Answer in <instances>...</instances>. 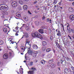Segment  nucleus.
<instances>
[{"label":"nucleus","instance_id":"obj_48","mask_svg":"<svg viewBox=\"0 0 74 74\" xmlns=\"http://www.w3.org/2000/svg\"><path fill=\"white\" fill-rule=\"evenodd\" d=\"M45 16H43L42 17V20H44V19H45Z\"/></svg>","mask_w":74,"mask_h":74},{"label":"nucleus","instance_id":"obj_59","mask_svg":"<svg viewBox=\"0 0 74 74\" xmlns=\"http://www.w3.org/2000/svg\"><path fill=\"white\" fill-rule=\"evenodd\" d=\"M69 1H74V0H69Z\"/></svg>","mask_w":74,"mask_h":74},{"label":"nucleus","instance_id":"obj_25","mask_svg":"<svg viewBox=\"0 0 74 74\" xmlns=\"http://www.w3.org/2000/svg\"><path fill=\"white\" fill-rule=\"evenodd\" d=\"M67 24H68V25H67V30H69V31H70V25H69V23H67Z\"/></svg>","mask_w":74,"mask_h":74},{"label":"nucleus","instance_id":"obj_21","mask_svg":"<svg viewBox=\"0 0 74 74\" xmlns=\"http://www.w3.org/2000/svg\"><path fill=\"white\" fill-rule=\"evenodd\" d=\"M53 60L52 59H51L49 61V63L50 64H51V63H53Z\"/></svg>","mask_w":74,"mask_h":74},{"label":"nucleus","instance_id":"obj_41","mask_svg":"<svg viewBox=\"0 0 74 74\" xmlns=\"http://www.w3.org/2000/svg\"><path fill=\"white\" fill-rule=\"evenodd\" d=\"M60 25L61 27H64V25H63L62 24V23L60 24Z\"/></svg>","mask_w":74,"mask_h":74},{"label":"nucleus","instance_id":"obj_2","mask_svg":"<svg viewBox=\"0 0 74 74\" xmlns=\"http://www.w3.org/2000/svg\"><path fill=\"white\" fill-rule=\"evenodd\" d=\"M31 71H29L28 72V74H33L34 73V71H36V68L32 67L30 69Z\"/></svg>","mask_w":74,"mask_h":74},{"label":"nucleus","instance_id":"obj_50","mask_svg":"<svg viewBox=\"0 0 74 74\" xmlns=\"http://www.w3.org/2000/svg\"><path fill=\"white\" fill-rule=\"evenodd\" d=\"M5 26H6V27H8L9 28V27H8V25L7 24H5Z\"/></svg>","mask_w":74,"mask_h":74},{"label":"nucleus","instance_id":"obj_3","mask_svg":"<svg viewBox=\"0 0 74 74\" xmlns=\"http://www.w3.org/2000/svg\"><path fill=\"white\" fill-rule=\"evenodd\" d=\"M7 5L5 4H1L0 5V10H4L6 11L7 9V7H6Z\"/></svg>","mask_w":74,"mask_h":74},{"label":"nucleus","instance_id":"obj_12","mask_svg":"<svg viewBox=\"0 0 74 74\" xmlns=\"http://www.w3.org/2000/svg\"><path fill=\"white\" fill-rule=\"evenodd\" d=\"M8 58V55L7 54L5 53L3 56V58L4 59H7Z\"/></svg>","mask_w":74,"mask_h":74},{"label":"nucleus","instance_id":"obj_9","mask_svg":"<svg viewBox=\"0 0 74 74\" xmlns=\"http://www.w3.org/2000/svg\"><path fill=\"white\" fill-rule=\"evenodd\" d=\"M16 16H17V17H18V18L21 17V13L20 12H17L16 14Z\"/></svg>","mask_w":74,"mask_h":74},{"label":"nucleus","instance_id":"obj_46","mask_svg":"<svg viewBox=\"0 0 74 74\" xmlns=\"http://www.w3.org/2000/svg\"><path fill=\"white\" fill-rule=\"evenodd\" d=\"M71 32H72L73 33H74V29H71Z\"/></svg>","mask_w":74,"mask_h":74},{"label":"nucleus","instance_id":"obj_55","mask_svg":"<svg viewBox=\"0 0 74 74\" xmlns=\"http://www.w3.org/2000/svg\"><path fill=\"white\" fill-rule=\"evenodd\" d=\"M13 32H17V31H16V30L13 29Z\"/></svg>","mask_w":74,"mask_h":74},{"label":"nucleus","instance_id":"obj_10","mask_svg":"<svg viewBox=\"0 0 74 74\" xmlns=\"http://www.w3.org/2000/svg\"><path fill=\"white\" fill-rule=\"evenodd\" d=\"M21 49L22 52H24L25 51V47L23 46L21 47Z\"/></svg>","mask_w":74,"mask_h":74},{"label":"nucleus","instance_id":"obj_14","mask_svg":"<svg viewBox=\"0 0 74 74\" xmlns=\"http://www.w3.org/2000/svg\"><path fill=\"white\" fill-rule=\"evenodd\" d=\"M2 13L3 15H8V13L7 12L2 11Z\"/></svg>","mask_w":74,"mask_h":74},{"label":"nucleus","instance_id":"obj_40","mask_svg":"<svg viewBox=\"0 0 74 74\" xmlns=\"http://www.w3.org/2000/svg\"><path fill=\"white\" fill-rule=\"evenodd\" d=\"M68 37H69V38L71 40H72V38H71V36H69V35H68Z\"/></svg>","mask_w":74,"mask_h":74},{"label":"nucleus","instance_id":"obj_24","mask_svg":"<svg viewBox=\"0 0 74 74\" xmlns=\"http://www.w3.org/2000/svg\"><path fill=\"white\" fill-rule=\"evenodd\" d=\"M32 53V51L30 50H29L28 52L26 54H29V53Z\"/></svg>","mask_w":74,"mask_h":74},{"label":"nucleus","instance_id":"obj_26","mask_svg":"<svg viewBox=\"0 0 74 74\" xmlns=\"http://www.w3.org/2000/svg\"><path fill=\"white\" fill-rule=\"evenodd\" d=\"M71 70H72V71L73 73V74H74V67L73 66H71Z\"/></svg>","mask_w":74,"mask_h":74},{"label":"nucleus","instance_id":"obj_7","mask_svg":"<svg viewBox=\"0 0 74 74\" xmlns=\"http://www.w3.org/2000/svg\"><path fill=\"white\" fill-rule=\"evenodd\" d=\"M70 18L71 21H74V15L73 14L70 15L69 17Z\"/></svg>","mask_w":74,"mask_h":74},{"label":"nucleus","instance_id":"obj_19","mask_svg":"<svg viewBox=\"0 0 74 74\" xmlns=\"http://www.w3.org/2000/svg\"><path fill=\"white\" fill-rule=\"evenodd\" d=\"M28 64L29 66H32L33 65V62L31 61L29 62Z\"/></svg>","mask_w":74,"mask_h":74},{"label":"nucleus","instance_id":"obj_32","mask_svg":"<svg viewBox=\"0 0 74 74\" xmlns=\"http://www.w3.org/2000/svg\"><path fill=\"white\" fill-rule=\"evenodd\" d=\"M4 44V42L2 40H0V45H3Z\"/></svg>","mask_w":74,"mask_h":74},{"label":"nucleus","instance_id":"obj_5","mask_svg":"<svg viewBox=\"0 0 74 74\" xmlns=\"http://www.w3.org/2000/svg\"><path fill=\"white\" fill-rule=\"evenodd\" d=\"M37 53H38V52L36 51L32 53V57H33L34 59L36 58V57L37 56Z\"/></svg>","mask_w":74,"mask_h":74},{"label":"nucleus","instance_id":"obj_60","mask_svg":"<svg viewBox=\"0 0 74 74\" xmlns=\"http://www.w3.org/2000/svg\"><path fill=\"white\" fill-rule=\"evenodd\" d=\"M58 70H60V67H59Z\"/></svg>","mask_w":74,"mask_h":74},{"label":"nucleus","instance_id":"obj_17","mask_svg":"<svg viewBox=\"0 0 74 74\" xmlns=\"http://www.w3.org/2000/svg\"><path fill=\"white\" fill-rule=\"evenodd\" d=\"M39 32L41 33V34H42L44 33V30L42 29H40L38 31Z\"/></svg>","mask_w":74,"mask_h":74},{"label":"nucleus","instance_id":"obj_30","mask_svg":"<svg viewBox=\"0 0 74 74\" xmlns=\"http://www.w3.org/2000/svg\"><path fill=\"white\" fill-rule=\"evenodd\" d=\"M51 51V48H49L47 49L46 50L47 52H50Z\"/></svg>","mask_w":74,"mask_h":74},{"label":"nucleus","instance_id":"obj_15","mask_svg":"<svg viewBox=\"0 0 74 74\" xmlns=\"http://www.w3.org/2000/svg\"><path fill=\"white\" fill-rule=\"evenodd\" d=\"M57 35L58 36H61V32H60V31H58Z\"/></svg>","mask_w":74,"mask_h":74},{"label":"nucleus","instance_id":"obj_28","mask_svg":"<svg viewBox=\"0 0 74 74\" xmlns=\"http://www.w3.org/2000/svg\"><path fill=\"white\" fill-rule=\"evenodd\" d=\"M42 45H47V42L44 41L42 42Z\"/></svg>","mask_w":74,"mask_h":74},{"label":"nucleus","instance_id":"obj_52","mask_svg":"<svg viewBox=\"0 0 74 74\" xmlns=\"http://www.w3.org/2000/svg\"><path fill=\"white\" fill-rule=\"evenodd\" d=\"M37 3V1H34V4H36V3Z\"/></svg>","mask_w":74,"mask_h":74},{"label":"nucleus","instance_id":"obj_35","mask_svg":"<svg viewBox=\"0 0 74 74\" xmlns=\"http://www.w3.org/2000/svg\"><path fill=\"white\" fill-rule=\"evenodd\" d=\"M56 3H57V1L56 0L54 1L53 4H54V5H55Z\"/></svg>","mask_w":74,"mask_h":74},{"label":"nucleus","instance_id":"obj_33","mask_svg":"<svg viewBox=\"0 0 74 74\" xmlns=\"http://www.w3.org/2000/svg\"><path fill=\"white\" fill-rule=\"evenodd\" d=\"M25 37H29V35H28V34L27 33H25Z\"/></svg>","mask_w":74,"mask_h":74},{"label":"nucleus","instance_id":"obj_54","mask_svg":"<svg viewBox=\"0 0 74 74\" xmlns=\"http://www.w3.org/2000/svg\"><path fill=\"white\" fill-rule=\"evenodd\" d=\"M49 21H50V23H52V21H52V20H51V19L49 20Z\"/></svg>","mask_w":74,"mask_h":74},{"label":"nucleus","instance_id":"obj_22","mask_svg":"<svg viewBox=\"0 0 74 74\" xmlns=\"http://www.w3.org/2000/svg\"><path fill=\"white\" fill-rule=\"evenodd\" d=\"M69 70H68V68H66L64 70V72L65 73H67L69 71Z\"/></svg>","mask_w":74,"mask_h":74},{"label":"nucleus","instance_id":"obj_31","mask_svg":"<svg viewBox=\"0 0 74 74\" xmlns=\"http://www.w3.org/2000/svg\"><path fill=\"white\" fill-rule=\"evenodd\" d=\"M24 19L25 21H27L29 19L28 17H26L24 18Z\"/></svg>","mask_w":74,"mask_h":74},{"label":"nucleus","instance_id":"obj_16","mask_svg":"<svg viewBox=\"0 0 74 74\" xmlns=\"http://www.w3.org/2000/svg\"><path fill=\"white\" fill-rule=\"evenodd\" d=\"M41 63H42V64H45V61L44 60H42L41 61Z\"/></svg>","mask_w":74,"mask_h":74},{"label":"nucleus","instance_id":"obj_27","mask_svg":"<svg viewBox=\"0 0 74 74\" xmlns=\"http://www.w3.org/2000/svg\"><path fill=\"white\" fill-rule=\"evenodd\" d=\"M51 68H54L55 67V64H52L50 65Z\"/></svg>","mask_w":74,"mask_h":74},{"label":"nucleus","instance_id":"obj_51","mask_svg":"<svg viewBox=\"0 0 74 74\" xmlns=\"http://www.w3.org/2000/svg\"><path fill=\"white\" fill-rule=\"evenodd\" d=\"M28 13H29V14H30V15H31V14H32V13H31V12H30V11H29V10L28 11Z\"/></svg>","mask_w":74,"mask_h":74},{"label":"nucleus","instance_id":"obj_6","mask_svg":"<svg viewBox=\"0 0 74 74\" xmlns=\"http://www.w3.org/2000/svg\"><path fill=\"white\" fill-rule=\"evenodd\" d=\"M68 10L70 12H73L74 11V9L73 8L71 7L68 8Z\"/></svg>","mask_w":74,"mask_h":74},{"label":"nucleus","instance_id":"obj_4","mask_svg":"<svg viewBox=\"0 0 74 74\" xmlns=\"http://www.w3.org/2000/svg\"><path fill=\"white\" fill-rule=\"evenodd\" d=\"M12 5L13 7H16L17 6V2H16L13 1L12 3Z\"/></svg>","mask_w":74,"mask_h":74},{"label":"nucleus","instance_id":"obj_29","mask_svg":"<svg viewBox=\"0 0 74 74\" xmlns=\"http://www.w3.org/2000/svg\"><path fill=\"white\" fill-rule=\"evenodd\" d=\"M35 23L37 26H38L39 25V22L37 21H35Z\"/></svg>","mask_w":74,"mask_h":74},{"label":"nucleus","instance_id":"obj_36","mask_svg":"<svg viewBox=\"0 0 74 74\" xmlns=\"http://www.w3.org/2000/svg\"><path fill=\"white\" fill-rule=\"evenodd\" d=\"M42 50H43V51H45V50H46V47H43Z\"/></svg>","mask_w":74,"mask_h":74},{"label":"nucleus","instance_id":"obj_39","mask_svg":"<svg viewBox=\"0 0 74 74\" xmlns=\"http://www.w3.org/2000/svg\"><path fill=\"white\" fill-rule=\"evenodd\" d=\"M27 26V25H26L24 24H23L22 27H25V26L26 27Z\"/></svg>","mask_w":74,"mask_h":74},{"label":"nucleus","instance_id":"obj_42","mask_svg":"<svg viewBox=\"0 0 74 74\" xmlns=\"http://www.w3.org/2000/svg\"><path fill=\"white\" fill-rule=\"evenodd\" d=\"M56 45H57V47H58V46H59V45H59V43H58V42H57L56 43Z\"/></svg>","mask_w":74,"mask_h":74},{"label":"nucleus","instance_id":"obj_38","mask_svg":"<svg viewBox=\"0 0 74 74\" xmlns=\"http://www.w3.org/2000/svg\"><path fill=\"white\" fill-rule=\"evenodd\" d=\"M20 74H22L23 73V71L21 70L20 71Z\"/></svg>","mask_w":74,"mask_h":74},{"label":"nucleus","instance_id":"obj_11","mask_svg":"<svg viewBox=\"0 0 74 74\" xmlns=\"http://www.w3.org/2000/svg\"><path fill=\"white\" fill-rule=\"evenodd\" d=\"M29 43H30V42H29V41H27V40H26V43L25 44V45H26L27 44H28V45L29 46V48H28V49H30V45L29 44Z\"/></svg>","mask_w":74,"mask_h":74},{"label":"nucleus","instance_id":"obj_18","mask_svg":"<svg viewBox=\"0 0 74 74\" xmlns=\"http://www.w3.org/2000/svg\"><path fill=\"white\" fill-rule=\"evenodd\" d=\"M25 30H26L27 31H29V30H30V27L28 26H27L25 27Z\"/></svg>","mask_w":74,"mask_h":74},{"label":"nucleus","instance_id":"obj_43","mask_svg":"<svg viewBox=\"0 0 74 74\" xmlns=\"http://www.w3.org/2000/svg\"><path fill=\"white\" fill-rule=\"evenodd\" d=\"M17 32L15 34L16 36H18V33H19V32L18 31H17Z\"/></svg>","mask_w":74,"mask_h":74},{"label":"nucleus","instance_id":"obj_45","mask_svg":"<svg viewBox=\"0 0 74 74\" xmlns=\"http://www.w3.org/2000/svg\"><path fill=\"white\" fill-rule=\"evenodd\" d=\"M7 48L8 49L11 50V47H7Z\"/></svg>","mask_w":74,"mask_h":74},{"label":"nucleus","instance_id":"obj_23","mask_svg":"<svg viewBox=\"0 0 74 74\" xmlns=\"http://www.w3.org/2000/svg\"><path fill=\"white\" fill-rule=\"evenodd\" d=\"M18 3L20 4H21V5H22V4H23V1H22V0H19L18 1Z\"/></svg>","mask_w":74,"mask_h":74},{"label":"nucleus","instance_id":"obj_44","mask_svg":"<svg viewBox=\"0 0 74 74\" xmlns=\"http://www.w3.org/2000/svg\"><path fill=\"white\" fill-rule=\"evenodd\" d=\"M34 12L35 13H36V14H37V13H38V12H38V11H36V10H35L34 11Z\"/></svg>","mask_w":74,"mask_h":74},{"label":"nucleus","instance_id":"obj_8","mask_svg":"<svg viewBox=\"0 0 74 74\" xmlns=\"http://www.w3.org/2000/svg\"><path fill=\"white\" fill-rule=\"evenodd\" d=\"M33 48L34 49H37L38 48V46L36 45H33Z\"/></svg>","mask_w":74,"mask_h":74},{"label":"nucleus","instance_id":"obj_53","mask_svg":"<svg viewBox=\"0 0 74 74\" xmlns=\"http://www.w3.org/2000/svg\"><path fill=\"white\" fill-rule=\"evenodd\" d=\"M9 55V56H11V55H12V53H10Z\"/></svg>","mask_w":74,"mask_h":74},{"label":"nucleus","instance_id":"obj_62","mask_svg":"<svg viewBox=\"0 0 74 74\" xmlns=\"http://www.w3.org/2000/svg\"><path fill=\"white\" fill-rule=\"evenodd\" d=\"M60 7L61 8V9H62V8H63V7H61L60 6Z\"/></svg>","mask_w":74,"mask_h":74},{"label":"nucleus","instance_id":"obj_1","mask_svg":"<svg viewBox=\"0 0 74 74\" xmlns=\"http://www.w3.org/2000/svg\"><path fill=\"white\" fill-rule=\"evenodd\" d=\"M32 37H36L38 38H39L41 40L42 39V36L41 35H40L39 33L37 32H35L34 34H32Z\"/></svg>","mask_w":74,"mask_h":74},{"label":"nucleus","instance_id":"obj_47","mask_svg":"<svg viewBox=\"0 0 74 74\" xmlns=\"http://www.w3.org/2000/svg\"><path fill=\"white\" fill-rule=\"evenodd\" d=\"M47 22H49V18H47Z\"/></svg>","mask_w":74,"mask_h":74},{"label":"nucleus","instance_id":"obj_57","mask_svg":"<svg viewBox=\"0 0 74 74\" xmlns=\"http://www.w3.org/2000/svg\"><path fill=\"white\" fill-rule=\"evenodd\" d=\"M73 5H74V1L73 3L72 4Z\"/></svg>","mask_w":74,"mask_h":74},{"label":"nucleus","instance_id":"obj_13","mask_svg":"<svg viewBox=\"0 0 74 74\" xmlns=\"http://www.w3.org/2000/svg\"><path fill=\"white\" fill-rule=\"evenodd\" d=\"M23 8L25 10H27V6L26 5H24L23 6Z\"/></svg>","mask_w":74,"mask_h":74},{"label":"nucleus","instance_id":"obj_49","mask_svg":"<svg viewBox=\"0 0 74 74\" xmlns=\"http://www.w3.org/2000/svg\"><path fill=\"white\" fill-rule=\"evenodd\" d=\"M15 29H16V31H17V30H18V27H16L15 28Z\"/></svg>","mask_w":74,"mask_h":74},{"label":"nucleus","instance_id":"obj_20","mask_svg":"<svg viewBox=\"0 0 74 74\" xmlns=\"http://www.w3.org/2000/svg\"><path fill=\"white\" fill-rule=\"evenodd\" d=\"M3 30L4 33H7V28L5 27L3 29Z\"/></svg>","mask_w":74,"mask_h":74},{"label":"nucleus","instance_id":"obj_58","mask_svg":"<svg viewBox=\"0 0 74 74\" xmlns=\"http://www.w3.org/2000/svg\"><path fill=\"white\" fill-rule=\"evenodd\" d=\"M1 47L0 46V51H1V50H2V49H1Z\"/></svg>","mask_w":74,"mask_h":74},{"label":"nucleus","instance_id":"obj_56","mask_svg":"<svg viewBox=\"0 0 74 74\" xmlns=\"http://www.w3.org/2000/svg\"><path fill=\"white\" fill-rule=\"evenodd\" d=\"M53 52L54 53H55V50H53Z\"/></svg>","mask_w":74,"mask_h":74},{"label":"nucleus","instance_id":"obj_64","mask_svg":"<svg viewBox=\"0 0 74 74\" xmlns=\"http://www.w3.org/2000/svg\"><path fill=\"white\" fill-rule=\"evenodd\" d=\"M64 62V61H62V62H61V64H62L63 63V62Z\"/></svg>","mask_w":74,"mask_h":74},{"label":"nucleus","instance_id":"obj_37","mask_svg":"<svg viewBox=\"0 0 74 74\" xmlns=\"http://www.w3.org/2000/svg\"><path fill=\"white\" fill-rule=\"evenodd\" d=\"M57 47L60 49H61V50H62V48H61V47H60V45L58 47Z\"/></svg>","mask_w":74,"mask_h":74},{"label":"nucleus","instance_id":"obj_63","mask_svg":"<svg viewBox=\"0 0 74 74\" xmlns=\"http://www.w3.org/2000/svg\"><path fill=\"white\" fill-rule=\"evenodd\" d=\"M66 63H67V62H65V64H66Z\"/></svg>","mask_w":74,"mask_h":74},{"label":"nucleus","instance_id":"obj_61","mask_svg":"<svg viewBox=\"0 0 74 74\" xmlns=\"http://www.w3.org/2000/svg\"><path fill=\"white\" fill-rule=\"evenodd\" d=\"M59 5H61V3L60 2L59 3Z\"/></svg>","mask_w":74,"mask_h":74},{"label":"nucleus","instance_id":"obj_34","mask_svg":"<svg viewBox=\"0 0 74 74\" xmlns=\"http://www.w3.org/2000/svg\"><path fill=\"white\" fill-rule=\"evenodd\" d=\"M65 58H66V60H67V61H69V60H70V58H69L68 57H67L66 58V57H64Z\"/></svg>","mask_w":74,"mask_h":74}]
</instances>
